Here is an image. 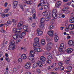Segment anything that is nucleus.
Wrapping results in <instances>:
<instances>
[{
  "instance_id": "f257e3e1",
  "label": "nucleus",
  "mask_w": 74,
  "mask_h": 74,
  "mask_svg": "<svg viewBox=\"0 0 74 74\" xmlns=\"http://www.w3.org/2000/svg\"><path fill=\"white\" fill-rule=\"evenodd\" d=\"M39 43L40 42H39V39L38 38H35L34 42L33 43V44L34 47V49L35 51L36 52H42V50L40 48H36V47H40V44Z\"/></svg>"
},
{
  "instance_id": "f03ea898",
  "label": "nucleus",
  "mask_w": 74,
  "mask_h": 74,
  "mask_svg": "<svg viewBox=\"0 0 74 74\" xmlns=\"http://www.w3.org/2000/svg\"><path fill=\"white\" fill-rule=\"evenodd\" d=\"M10 45H9V47L10 50L15 49V47H12V46H14L15 44V41L13 40H11L10 42Z\"/></svg>"
},
{
  "instance_id": "7ed1b4c3",
  "label": "nucleus",
  "mask_w": 74,
  "mask_h": 74,
  "mask_svg": "<svg viewBox=\"0 0 74 74\" xmlns=\"http://www.w3.org/2000/svg\"><path fill=\"white\" fill-rule=\"evenodd\" d=\"M45 19L44 18H42L40 19V27L41 29H42L44 27V23L45 22Z\"/></svg>"
},
{
  "instance_id": "20e7f679",
  "label": "nucleus",
  "mask_w": 74,
  "mask_h": 74,
  "mask_svg": "<svg viewBox=\"0 0 74 74\" xmlns=\"http://www.w3.org/2000/svg\"><path fill=\"white\" fill-rule=\"evenodd\" d=\"M40 61L43 64H45L46 62V58L44 56H41L40 58Z\"/></svg>"
},
{
  "instance_id": "39448f33",
  "label": "nucleus",
  "mask_w": 74,
  "mask_h": 74,
  "mask_svg": "<svg viewBox=\"0 0 74 74\" xmlns=\"http://www.w3.org/2000/svg\"><path fill=\"white\" fill-rule=\"evenodd\" d=\"M53 45L52 43L50 42L47 44L46 47V49L47 51H49L51 49V46Z\"/></svg>"
},
{
  "instance_id": "423d86ee",
  "label": "nucleus",
  "mask_w": 74,
  "mask_h": 74,
  "mask_svg": "<svg viewBox=\"0 0 74 74\" xmlns=\"http://www.w3.org/2000/svg\"><path fill=\"white\" fill-rule=\"evenodd\" d=\"M16 34L13 35L12 36V37L14 40H17V38H18L19 37L20 38L21 37L20 35H21V33H20V32H19V34Z\"/></svg>"
},
{
  "instance_id": "0eeeda50",
  "label": "nucleus",
  "mask_w": 74,
  "mask_h": 74,
  "mask_svg": "<svg viewBox=\"0 0 74 74\" xmlns=\"http://www.w3.org/2000/svg\"><path fill=\"white\" fill-rule=\"evenodd\" d=\"M36 35L38 36H41V34H42L43 32L42 31H41V29H37L36 30Z\"/></svg>"
},
{
  "instance_id": "6e6552de",
  "label": "nucleus",
  "mask_w": 74,
  "mask_h": 74,
  "mask_svg": "<svg viewBox=\"0 0 74 74\" xmlns=\"http://www.w3.org/2000/svg\"><path fill=\"white\" fill-rule=\"evenodd\" d=\"M30 66H31V64L30 62H28L27 63V64H26L25 66V67L27 69H29L30 68Z\"/></svg>"
},
{
  "instance_id": "1a4fd4ad",
  "label": "nucleus",
  "mask_w": 74,
  "mask_h": 74,
  "mask_svg": "<svg viewBox=\"0 0 74 74\" xmlns=\"http://www.w3.org/2000/svg\"><path fill=\"white\" fill-rule=\"evenodd\" d=\"M14 33H15V34L21 33L22 32L21 31H17V29L16 28L13 29V30L12 31Z\"/></svg>"
},
{
  "instance_id": "9d476101",
  "label": "nucleus",
  "mask_w": 74,
  "mask_h": 74,
  "mask_svg": "<svg viewBox=\"0 0 74 74\" xmlns=\"http://www.w3.org/2000/svg\"><path fill=\"white\" fill-rule=\"evenodd\" d=\"M52 16L53 18L56 19L58 15H57V13L53 12L52 13Z\"/></svg>"
},
{
  "instance_id": "9b49d317",
  "label": "nucleus",
  "mask_w": 74,
  "mask_h": 74,
  "mask_svg": "<svg viewBox=\"0 0 74 74\" xmlns=\"http://www.w3.org/2000/svg\"><path fill=\"white\" fill-rule=\"evenodd\" d=\"M17 5H18V2L16 1H14L13 5L14 8H16V7H17Z\"/></svg>"
},
{
  "instance_id": "f8f14e48",
  "label": "nucleus",
  "mask_w": 74,
  "mask_h": 74,
  "mask_svg": "<svg viewBox=\"0 0 74 74\" xmlns=\"http://www.w3.org/2000/svg\"><path fill=\"white\" fill-rule=\"evenodd\" d=\"M29 1H24V2L25 3H27L29 5H31L33 3V0H29Z\"/></svg>"
},
{
  "instance_id": "ddd939ff",
  "label": "nucleus",
  "mask_w": 74,
  "mask_h": 74,
  "mask_svg": "<svg viewBox=\"0 0 74 74\" xmlns=\"http://www.w3.org/2000/svg\"><path fill=\"white\" fill-rule=\"evenodd\" d=\"M68 29L70 30H73V29H74V25L72 24H70L69 27H68Z\"/></svg>"
},
{
  "instance_id": "4468645a",
  "label": "nucleus",
  "mask_w": 74,
  "mask_h": 74,
  "mask_svg": "<svg viewBox=\"0 0 74 74\" xmlns=\"http://www.w3.org/2000/svg\"><path fill=\"white\" fill-rule=\"evenodd\" d=\"M51 18L50 17L48 16V15H46L45 18V21L47 22H48L51 20Z\"/></svg>"
},
{
  "instance_id": "2eb2a0df",
  "label": "nucleus",
  "mask_w": 74,
  "mask_h": 74,
  "mask_svg": "<svg viewBox=\"0 0 74 74\" xmlns=\"http://www.w3.org/2000/svg\"><path fill=\"white\" fill-rule=\"evenodd\" d=\"M53 32L52 31L50 32H47V34L48 35H49V36H50V37H53Z\"/></svg>"
},
{
  "instance_id": "dca6fc26",
  "label": "nucleus",
  "mask_w": 74,
  "mask_h": 74,
  "mask_svg": "<svg viewBox=\"0 0 74 74\" xmlns=\"http://www.w3.org/2000/svg\"><path fill=\"white\" fill-rule=\"evenodd\" d=\"M26 35V32H23L21 33V35L20 38H23V36H25Z\"/></svg>"
},
{
  "instance_id": "f3484780",
  "label": "nucleus",
  "mask_w": 74,
  "mask_h": 74,
  "mask_svg": "<svg viewBox=\"0 0 74 74\" xmlns=\"http://www.w3.org/2000/svg\"><path fill=\"white\" fill-rule=\"evenodd\" d=\"M34 56L32 55V56H30L29 57V60L32 61V60H34Z\"/></svg>"
},
{
  "instance_id": "a211bd4d",
  "label": "nucleus",
  "mask_w": 74,
  "mask_h": 74,
  "mask_svg": "<svg viewBox=\"0 0 74 74\" xmlns=\"http://www.w3.org/2000/svg\"><path fill=\"white\" fill-rule=\"evenodd\" d=\"M73 50L71 48H69L66 50V52L67 53H71L72 52H73Z\"/></svg>"
},
{
  "instance_id": "6ab92c4d",
  "label": "nucleus",
  "mask_w": 74,
  "mask_h": 74,
  "mask_svg": "<svg viewBox=\"0 0 74 74\" xmlns=\"http://www.w3.org/2000/svg\"><path fill=\"white\" fill-rule=\"evenodd\" d=\"M38 66V63L35 62L33 64V67L34 69H36Z\"/></svg>"
},
{
  "instance_id": "aec40b11",
  "label": "nucleus",
  "mask_w": 74,
  "mask_h": 74,
  "mask_svg": "<svg viewBox=\"0 0 74 74\" xmlns=\"http://www.w3.org/2000/svg\"><path fill=\"white\" fill-rule=\"evenodd\" d=\"M69 21L71 23H74V17H72L71 18L70 20Z\"/></svg>"
},
{
  "instance_id": "412c9836",
  "label": "nucleus",
  "mask_w": 74,
  "mask_h": 74,
  "mask_svg": "<svg viewBox=\"0 0 74 74\" xmlns=\"http://www.w3.org/2000/svg\"><path fill=\"white\" fill-rule=\"evenodd\" d=\"M38 64L39 67H42L43 65L42 64H41V61H38Z\"/></svg>"
},
{
  "instance_id": "4be33fe9",
  "label": "nucleus",
  "mask_w": 74,
  "mask_h": 74,
  "mask_svg": "<svg viewBox=\"0 0 74 74\" xmlns=\"http://www.w3.org/2000/svg\"><path fill=\"white\" fill-rule=\"evenodd\" d=\"M59 40V37L58 36H55L54 37V41L55 42H57L58 40Z\"/></svg>"
},
{
  "instance_id": "5701e85b",
  "label": "nucleus",
  "mask_w": 74,
  "mask_h": 74,
  "mask_svg": "<svg viewBox=\"0 0 74 74\" xmlns=\"http://www.w3.org/2000/svg\"><path fill=\"white\" fill-rule=\"evenodd\" d=\"M73 41L71 40H70L68 41V44L69 45H71V46L73 45Z\"/></svg>"
},
{
  "instance_id": "b1692460",
  "label": "nucleus",
  "mask_w": 74,
  "mask_h": 74,
  "mask_svg": "<svg viewBox=\"0 0 74 74\" xmlns=\"http://www.w3.org/2000/svg\"><path fill=\"white\" fill-rule=\"evenodd\" d=\"M53 28V25H51L49 27V29L50 30H52Z\"/></svg>"
},
{
  "instance_id": "393cba45",
  "label": "nucleus",
  "mask_w": 74,
  "mask_h": 74,
  "mask_svg": "<svg viewBox=\"0 0 74 74\" xmlns=\"http://www.w3.org/2000/svg\"><path fill=\"white\" fill-rule=\"evenodd\" d=\"M10 10V8H8L7 9H5V10L4 13H7V12H8V11Z\"/></svg>"
},
{
  "instance_id": "a878e982",
  "label": "nucleus",
  "mask_w": 74,
  "mask_h": 74,
  "mask_svg": "<svg viewBox=\"0 0 74 74\" xmlns=\"http://www.w3.org/2000/svg\"><path fill=\"white\" fill-rule=\"evenodd\" d=\"M58 69H60V71H62V70H64V67L63 66H61L60 69L59 68H58L57 69V70H58Z\"/></svg>"
},
{
  "instance_id": "bb28decb",
  "label": "nucleus",
  "mask_w": 74,
  "mask_h": 74,
  "mask_svg": "<svg viewBox=\"0 0 74 74\" xmlns=\"http://www.w3.org/2000/svg\"><path fill=\"white\" fill-rule=\"evenodd\" d=\"M50 23L51 24H53L55 23V20L53 19H52L50 21Z\"/></svg>"
},
{
  "instance_id": "cd10ccee",
  "label": "nucleus",
  "mask_w": 74,
  "mask_h": 74,
  "mask_svg": "<svg viewBox=\"0 0 74 74\" xmlns=\"http://www.w3.org/2000/svg\"><path fill=\"white\" fill-rule=\"evenodd\" d=\"M60 4H61V2H58L57 3V4H56V6L58 7V6H59V5H60Z\"/></svg>"
},
{
  "instance_id": "c85d7f7f",
  "label": "nucleus",
  "mask_w": 74,
  "mask_h": 74,
  "mask_svg": "<svg viewBox=\"0 0 74 74\" xmlns=\"http://www.w3.org/2000/svg\"><path fill=\"white\" fill-rule=\"evenodd\" d=\"M67 10H68V8L67 7L64 8L62 9V11H63V12H65V11H66Z\"/></svg>"
},
{
  "instance_id": "c756f323",
  "label": "nucleus",
  "mask_w": 74,
  "mask_h": 74,
  "mask_svg": "<svg viewBox=\"0 0 74 74\" xmlns=\"http://www.w3.org/2000/svg\"><path fill=\"white\" fill-rule=\"evenodd\" d=\"M34 53L35 52L34 51L32 50L30 52V54L32 55H33L34 54Z\"/></svg>"
},
{
  "instance_id": "7c9ffc66",
  "label": "nucleus",
  "mask_w": 74,
  "mask_h": 74,
  "mask_svg": "<svg viewBox=\"0 0 74 74\" xmlns=\"http://www.w3.org/2000/svg\"><path fill=\"white\" fill-rule=\"evenodd\" d=\"M58 49L59 52H61V53H62L63 51V48H61L60 47H59Z\"/></svg>"
},
{
  "instance_id": "2f4dec72",
  "label": "nucleus",
  "mask_w": 74,
  "mask_h": 74,
  "mask_svg": "<svg viewBox=\"0 0 74 74\" xmlns=\"http://www.w3.org/2000/svg\"><path fill=\"white\" fill-rule=\"evenodd\" d=\"M36 70V71H37L38 73L39 74L41 73V71L40 70V69L38 68H37Z\"/></svg>"
},
{
  "instance_id": "473e14b6",
  "label": "nucleus",
  "mask_w": 74,
  "mask_h": 74,
  "mask_svg": "<svg viewBox=\"0 0 74 74\" xmlns=\"http://www.w3.org/2000/svg\"><path fill=\"white\" fill-rule=\"evenodd\" d=\"M47 63L50 64V63H51L52 62L51 61V60H48L47 61Z\"/></svg>"
},
{
  "instance_id": "72a5a7b5",
  "label": "nucleus",
  "mask_w": 74,
  "mask_h": 74,
  "mask_svg": "<svg viewBox=\"0 0 74 74\" xmlns=\"http://www.w3.org/2000/svg\"><path fill=\"white\" fill-rule=\"evenodd\" d=\"M63 65V63L62 62H59L58 63V66H62Z\"/></svg>"
},
{
  "instance_id": "f704fd0d",
  "label": "nucleus",
  "mask_w": 74,
  "mask_h": 74,
  "mask_svg": "<svg viewBox=\"0 0 74 74\" xmlns=\"http://www.w3.org/2000/svg\"><path fill=\"white\" fill-rule=\"evenodd\" d=\"M72 69V67L71 66H69L68 67V70H69V71H70V70H71Z\"/></svg>"
},
{
  "instance_id": "c9c22d12",
  "label": "nucleus",
  "mask_w": 74,
  "mask_h": 74,
  "mask_svg": "<svg viewBox=\"0 0 74 74\" xmlns=\"http://www.w3.org/2000/svg\"><path fill=\"white\" fill-rule=\"evenodd\" d=\"M19 6H20V8H21V9L23 10V11L24 10V9L23 8V6H22V5L20 4L19 5Z\"/></svg>"
},
{
  "instance_id": "e433bc0d",
  "label": "nucleus",
  "mask_w": 74,
  "mask_h": 74,
  "mask_svg": "<svg viewBox=\"0 0 74 74\" xmlns=\"http://www.w3.org/2000/svg\"><path fill=\"white\" fill-rule=\"evenodd\" d=\"M7 23H8V25H11L12 22L11 21H7Z\"/></svg>"
},
{
  "instance_id": "4c0bfd02",
  "label": "nucleus",
  "mask_w": 74,
  "mask_h": 74,
  "mask_svg": "<svg viewBox=\"0 0 74 74\" xmlns=\"http://www.w3.org/2000/svg\"><path fill=\"white\" fill-rule=\"evenodd\" d=\"M32 13L33 14H36V10H35L34 9H32Z\"/></svg>"
},
{
  "instance_id": "58836bf2",
  "label": "nucleus",
  "mask_w": 74,
  "mask_h": 74,
  "mask_svg": "<svg viewBox=\"0 0 74 74\" xmlns=\"http://www.w3.org/2000/svg\"><path fill=\"white\" fill-rule=\"evenodd\" d=\"M47 15L49 17H50V18H51V16H52V14H51V12L49 13V15L47 14Z\"/></svg>"
},
{
  "instance_id": "ea45409f",
  "label": "nucleus",
  "mask_w": 74,
  "mask_h": 74,
  "mask_svg": "<svg viewBox=\"0 0 74 74\" xmlns=\"http://www.w3.org/2000/svg\"><path fill=\"white\" fill-rule=\"evenodd\" d=\"M33 18L34 19H35V18H36V14H33Z\"/></svg>"
},
{
  "instance_id": "a19ab883",
  "label": "nucleus",
  "mask_w": 74,
  "mask_h": 74,
  "mask_svg": "<svg viewBox=\"0 0 74 74\" xmlns=\"http://www.w3.org/2000/svg\"><path fill=\"white\" fill-rule=\"evenodd\" d=\"M1 16L3 18H4V17H5V14H4V13L3 12L1 14Z\"/></svg>"
},
{
  "instance_id": "79ce46f5",
  "label": "nucleus",
  "mask_w": 74,
  "mask_h": 74,
  "mask_svg": "<svg viewBox=\"0 0 74 74\" xmlns=\"http://www.w3.org/2000/svg\"><path fill=\"white\" fill-rule=\"evenodd\" d=\"M60 47L61 48H64V44H61L60 45Z\"/></svg>"
},
{
  "instance_id": "37998d69",
  "label": "nucleus",
  "mask_w": 74,
  "mask_h": 74,
  "mask_svg": "<svg viewBox=\"0 0 74 74\" xmlns=\"http://www.w3.org/2000/svg\"><path fill=\"white\" fill-rule=\"evenodd\" d=\"M25 56H26V55L25 54H23L21 56V58H24V57H25V58H26V57Z\"/></svg>"
},
{
  "instance_id": "c03bdc74",
  "label": "nucleus",
  "mask_w": 74,
  "mask_h": 74,
  "mask_svg": "<svg viewBox=\"0 0 74 74\" xmlns=\"http://www.w3.org/2000/svg\"><path fill=\"white\" fill-rule=\"evenodd\" d=\"M18 70V69L16 68H14L13 69V71L14 72H16V71H17Z\"/></svg>"
},
{
  "instance_id": "a18cd8bd",
  "label": "nucleus",
  "mask_w": 74,
  "mask_h": 74,
  "mask_svg": "<svg viewBox=\"0 0 74 74\" xmlns=\"http://www.w3.org/2000/svg\"><path fill=\"white\" fill-rule=\"evenodd\" d=\"M4 7H7V5H8V3L7 2H5L4 4Z\"/></svg>"
},
{
  "instance_id": "49530a36",
  "label": "nucleus",
  "mask_w": 74,
  "mask_h": 74,
  "mask_svg": "<svg viewBox=\"0 0 74 74\" xmlns=\"http://www.w3.org/2000/svg\"><path fill=\"white\" fill-rule=\"evenodd\" d=\"M22 26V25L20 24V23H19L17 25V26L18 27H21V26Z\"/></svg>"
},
{
  "instance_id": "de8ad7c7",
  "label": "nucleus",
  "mask_w": 74,
  "mask_h": 74,
  "mask_svg": "<svg viewBox=\"0 0 74 74\" xmlns=\"http://www.w3.org/2000/svg\"><path fill=\"white\" fill-rule=\"evenodd\" d=\"M22 59H21V58H20L18 59V61L19 62H22Z\"/></svg>"
},
{
  "instance_id": "09e8293b",
  "label": "nucleus",
  "mask_w": 74,
  "mask_h": 74,
  "mask_svg": "<svg viewBox=\"0 0 74 74\" xmlns=\"http://www.w3.org/2000/svg\"><path fill=\"white\" fill-rule=\"evenodd\" d=\"M21 40H16V44H18V43L19 42H21Z\"/></svg>"
},
{
  "instance_id": "8fccbe9b",
  "label": "nucleus",
  "mask_w": 74,
  "mask_h": 74,
  "mask_svg": "<svg viewBox=\"0 0 74 74\" xmlns=\"http://www.w3.org/2000/svg\"><path fill=\"white\" fill-rule=\"evenodd\" d=\"M70 25H69V23H65V26L66 27H69V26Z\"/></svg>"
},
{
  "instance_id": "3c124183",
  "label": "nucleus",
  "mask_w": 74,
  "mask_h": 74,
  "mask_svg": "<svg viewBox=\"0 0 74 74\" xmlns=\"http://www.w3.org/2000/svg\"><path fill=\"white\" fill-rule=\"evenodd\" d=\"M45 5H46V6L48 7V6L49 5V4L48 3H45Z\"/></svg>"
},
{
  "instance_id": "603ef678",
  "label": "nucleus",
  "mask_w": 74,
  "mask_h": 74,
  "mask_svg": "<svg viewBox=\"0 0 74 74\" xmlns=\"http://www.w3.org/2000/svg\"><path fill=\"white\" fill-rule=\"evenodd\" d=\"M70 34H71V35H73L74 34V31H71L70 32Z\"/></svg>"
},
{
  "instance_id": "864d4df0",
  "label": "nucleus",
  "mask_w": 74,
  "mask_h": 74,
  "mask_svg": "<svg viewBox=\"0 0 74 74\" xmlns=\"http://www.w3.org/2000/svg\"><path fill=\"white\" fill-rule=\"evenodd\" d=\"M49 56L51 58H52L53 57V54H51L49 55Z\"/></svg>"
},
{
  "instance_id": "5fc2aeb1",
  "label": "nucleus",
  "mask_w": 74,
  "mask_h": 74,
  "mask_svg": "<svg viewBox=\"0 0 74 74\" xmlns=\"http://www.w3.org/2000/svg\"><path fill=\"white\" fill-rule=\"evenodd\" d=\"M44 8L45 10H47V8H48V7L47 6H46V5H45L44 6Z\"/></svg>"
},
{
  "instance_id": "6e6d98bb",
  "label": "nucleus",
  "mask_w": 74,
  "mask_h": 74,
  "mask_svg": "<svg viewBox=\"0 0 74 74\" xmlns=\"http://www.w3.org/2000/svg\"><path fill=\"white\" fill-rule=\"evenodd\" d=\"M21 25H23V22L22 21H20L19 22Z\"/></svg>"
},
{
  "instance_id": "4d7b16f0",
  "label": "nucleus",
  "mask_w": 74,
  "mask_h": 74,
  "mask_svg": "<svg viewBox=\"0 0 74 74\" xmlns=\"http://www.w3.org/2000/svg\"><path fill=\"white\" fill-rule=\"evenodd\" d=\"M40 4V6H44V4H45V2L43 3H42Z\"/></svg>"
},
{
  "instance_id": "13d9d810",
  "label": "nucleus",
  "mask_w": 74,
  "mask_h": 74,
  "mask_svg": "<svg viewBox=\"0 0 74 74\" xmlns=\"http://www.w3.org/2000/svg\"><path fill=\"white\" fill-rule=\"evenodd\" d=\"M45 3V1H44L43 0H41L40 1V3Z\"/></svg>"
},
{
  "instance_id": "bf43d9fd",
  "label": "nucleus",
  "mask_w": 74,
  "mask_h": 74,
  "mask_svg": "<svg viewBox=\"0 0 74 74\" xmlns=\"http://www.w3.org/2000/svg\"><path fill=\"white\" fill-rule=\"evenodd\" d=\"M70 4H71L70 2H68L66 3V5H70Z\"/></svg>"
},
{
  "instance_id": "052dcab7",
  "label": "nucleus",
  "mask_w": 74,
  "mask_h": 74,
  "mask_svg": "<svg viewBox=\"0 0 74 74\" xmlns=\"http://www.w3.org/2000/svg\"><path fill=\"white\" fill-rule=\"evenodd\" d=\"M47 59L48 60H49V59H52V58L51 57V56H48Z\"/></svg>"
},
{
  "instance_id": "680f3d73",
  "label": "nucleus",
  "mask_w": 74,
  "mask_h": 74,
  "mask_svg": "<svg viewBox=\"0 0 74 74\" xmlns=\"http://www.w3.org/2000/svg\"><path fill=\"white\" fill-rule=\"evenodd\" d=\"M62 13L60 14L59 15V18H62Z\"/></svg>"
},
{
  "instance_id": "e2e57ef3",
  "label": "nucleus",
  "mask_w": 74,
  "mask_h": 74,
  "mask_svg": "<svg viewBox=\"0 0 74 74\" xmlns=\"http://www.w3.org/2000/svg\"><path fill=\"white\" fill-rule=\"evenodd\" d=\"M63 2H65V3H67L69 1V0H63Z\"/></svg>"
},
{
  "instance_id": "0e129e2a",
  "label": "nucleus",
  "mask_w": 74,
  "mask_h": 74,
  "mask_svg": "<svg viewBox=\"0 0 74 74\" xmlns=\"http://www.w3.org/2000/svg\"><path fill=\"white\" fill-rule=\"evenodd\" d=\"M29 20H31V21L32 20V19H33V18H32V17H30L29 18Z\"/></svg>"
},
{
  "instance_id": "69168bd1",
  "label": "nucleus",
  "mask_w": 74,
  "mask_h": 74,
  "mask_svg": "<svg viewBox=\"0 0 74 74\" xmlns=\"http://www.w3.org/2000/svg\"><path fill=\"white\" fill-rule=\"evenodd\" d=\"M57 64V63H54L53 66V67H54L55 66H56V65Z\"/></svg>"
},
{
  "instance_id": "338daca9",
  "label": "nucleus",
  "mask_w": 74,
  "mask_h": 74,
  "mask_svg": "<svg viewBox=\"0 0 74 74\" xmlns=\"http://www.w3.org/2000/svg\"><path fill=\"white\" fill-rule=\"evenodd\" d=\"M3 25H4V26H8V25L6 23H4Z\"/></svg>"
},
{
  "instance_id": "774afa93",
  "label": "nucleus",
  "mask_w": 74,
  "mask_h": 74,
  "mask_svg": "<svg viewBox=\"0 0 74 74\" xmlns=\"http://www.w3.org/2000/svg\"><path fill=\"white\" fill-rule=\"evenodd\" d=\"M21 68V66H20V65H18L17 66V69H20Z\"/></svg>"
}]
</instances>
